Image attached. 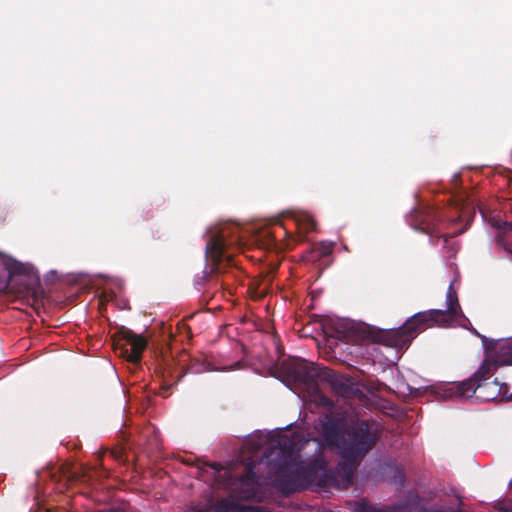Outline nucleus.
Here are the masks:
<instances>
[{"mask_svg": "<svg viewBox=\"0 0 512 512\" xmlns=\"http://www.w3.org/2000/svg\"><path fill=\"white\" fill-rule=\"evenodd\" d=\"M315 427L322 445L342 460L335 469H329L326 460L320 456L301 465L291 442L270 448L259 464L268 468V474L274 477V487L284 496L310 486L336 487L340 481L346 486L352 485V425L347 414L343 411L322 414Z\"/></svg>", "mask_w": 512, "mask_h": 512, "instance_id": "f257e3e1", "label": "nucleus"}, {"mask_svg": "<svg viewBox=\"0 0 512 512\" xmlns=\"http://www.w3.org/2000/svg\"><path fill=\"white\" fill-rule=\"evenodd\" d=\"M446 305L445 310L431 309L418 312L397 329H380L354 320V344L377 343L396 349L407 348L412 340L427 328L449 326L462 314L458 295L452 284L446 293Z\"/></svg>", "mask_w": 512, "mask_h": 512, "instance_id": "f03ea898", "label": "nucleus"}, {"mask_svg": "<svg viewBox=\"0 0 512 512\" xmlns=\"http://www.w3.org/2000/svg\"><path fill=\"white\" fill-rule=\"evenodd\" d=\"M283 372L289 383L302 387L309 393L312 402L317 406L327 408L329 412L326 414L343 411L352 423L349 413L342 408L333 409L332 400L322 391L323 387L328 386L337 397L343 398L349 404L352 399V378L350 376L336 375L328 367L302 359L284 364Z\"/></svg>", "mask_w": 512, "mask_h": 512, "instance_id": "7ed1b4c3", "label": "nucleus"}, {"mask_svg": "<svg viewBox=\"0 0 512 512\" xmlns=\"http://www.w3.org/2000/svg\"><path fill=\"white\" fill-rule=\"evenodd\" d=\"M494 371L495 365L485 360L469 379L453 383L446 390V394L455 398H470L475 395L477 399L484 402L508 398L509 387L507 384L500 383L497 378L489 381Z\"/></svg>", "mask_w": 512, "mask_h": 512, "instance_id": "20e7f679", "label": "nucleus"}, {"mask_svg": "<svg viewBox=\"0 0 512 512\" xmlns=\"http://www.w3.org/2000/svg\"><path fill=\"white\" fill-rule=\"evenodd\" d=\"M324 333L323 356L350 368L352 361V321L347 318L329 317L322 323Z\"/></svg>", "mask_w": 512, "mask_h": 512, "instance_id": "39448f33", "label": "nucleus"}, {"mask_svg": "<svg viewBox=\"0 0 512 512\" xmlns=\"http://www.w3.org/2000/svg\"><path fill=\"white\" fill-rule=\"evenodd\" d=\"M239 228L236 226H225L211 235L206 242L205 256L210 264V275L225 273L226 267L236 266L232 255L227 249L237 244Z\"/></svg>", "mask_w": 512, "mask_h": 512, "instance_id": "423d86ee", "label": "nucleus"}, {"mask_svg": "<svg viewBox=\"0 0 512 512\" xmlns=\"http://www.w3.org/2000/svg\"><path fill=\"white\" fill-rule=\"evenodd\" d=\"M381 435L379 424L374 420H360L354 410V479L363 457L371 451Z\"/></svg>", "mask_w": 512, "mask_h": 512, "instance_id": "0eeeda50", "label": "nucleus"}, {"mask_svg": "<svg viewBox=\"0 0 512 512\" xmlns=\"http://www.w3.org/2000/svg\"><path fill=\"white\" fill-rule=\"evenodd\" d=\"M256 461L250 460L245 465L244 473L237 478L231 488V494L239 501L263 502L265 494L255 472Z\"/></svg>", "mask_w": 512, "mask_h": 512, "instance_id": "6e6552de", "label": "nucleus"}, {"mask_svg": "<svg viewBox=\"0 0 512 512\" xmlns=\"http://www.w3.org/2000/svg\"><path fill=\"white\" fill-rule=\"evenodd\" d=\"M147 344V339L144 336L136 334L130 329H121L113 340L115 352L134 364L140 363Z\"/></svg>", "mask_w": 512, "mask_h": 512, "instance_id": "1a4fd4ad", "label": "nucleus"}, {"mask_svg": "<svg viewBox=\"0 0 512 512\" xmlns=\"http://www.w3.org/2000/svg\"><path fill=\"white\" fill-rule=\"evenodd\" d=\"M444 217L439 210L433 207H420L415 209L410 215L411 225L430 236L431 241L435 244L434 239L444 238L446 243L449 236L440 234L439 225L443 222Z\"/></svg>", "mask_w": 512, "mask_h": 512, "instance_id": "9d476101", "label": "nucleus"}, {"mask_svg": "<svg viewBox=\"0 0 512 512\" xmlns=\"http://www.w3.org/2000/svg\"><path fill=\"white\" fill-rule=\"evenodd\" d=\"M422 500L416 490H410L404 499L384 508H375L354 501V512H425L426 507L421 504Z\"/></svg>", "mask_w": 512, "mask_h": 512, "instance_id": "9b49d317", "label": "nucleus"}, {"mask_svg": "<svg viewBox=\"0 0 512 512\" xmlns=\"http://www.w3.org/2000/svg\"><path fill=\"white\" fill-rule=\"evenodd\" d=\"M0 263L8 272L10 278L14 276H25L32 283H39V277L31 264L22 263L2 252H0Z\"/></svg>", "mask_w": 512, "mask_h": 512, "instance_id": "f8f14e48", "label": "nucleus"}, {"mask_svg": "<svg viewBox=\"0 0 512 512\" xmlns=\"http://www.w3.org/2000/svg\"><path fill=\"white\" fill-rule=\"evenodd\" d=\"M214 510L215 512H271L265 507L241 505L227 498L218 500L214 505Z\"/></svg>", "mask_w": 512, "mask_h": 512, "instance_id": "ddd939ff", "label": "nucleus"}, {"mask_svg": "<svg viewBox=\"0 0 512 512\" xmlns=\"http://www.w3.org/2000/svg\"><path fill=\"white\" fill-rule=\"evenodd\" d=\"M184 374L181 372L174 375L171 368H164L161 372L162 383L160 386V395L164 398L171 395V388L178 384Z\"/></svg>", "mask_w": 512, "mask_h": 512, "instance_id": "4468645a", "label": "nucleus"}, {"mask_svg": "<svg viewBox=\"0 0 512 512\" xmlns=\"http://www.w3.org/2000/svg\"><path fill=\"white\" fill-rule=\"evenodd\" d=\"M491 363L495 365V369L502 365H512V341L499 345L495 359Z\"/></svg>", "mask_w": 512, "mask_h": 512, "instance_id": "2eb2a0df", "label": "nucleus"}, {"mask_svg": "<svg viewBox=\"0 0 512 512\" xmlns=\"http://www.w3.org/2000/svg\"><path fill=\"white\" fill-rule=\"evenodd\" d=\"M271 284V280H254L249 287L253 297L255 298H263L269 291V287Z\"/></svg>", "mask_w": 512, "mask_h": 512, "instance_id": "dca6fc26", "label": "nucleus"}, {"mask_svg": "<svg viewBox=\"0 0 512 512\" xmlns=\"http://www.w3.org/2000/svg\"><path fill=\"white\" fill-rule=\"evenodd\" d=\"M498 238L503 247L508 248L512 246V222L504 223L499 232Z\"/></svg>", "mask_w": 512, "mask_h": 512, "instance_id": "f3484780", "label": "nucleus"}, {"mask_svg": "<svg viewBox=\"0 0 512 512\" xmlns=\"http://www.w3.org/2000/svg\"><path fill=\"white\" fill-rule=\"evenodd\" d=\"M354 402L358 400L359 402L367 405L368 397L359 389V382L354 377Z\"/></svg>", "mask_w": 512, "mask_h": 512, "instance_id": "a211bd4d", "label": "nucleus"}, {"mask_svg": "<svg viewBox=\"0 0 512 512\" xmlns=\"http://www.w3.org/2000/svg\"><path fill=\"white\" fill-rule=\"evenodd\" d=\"M332 247L331 245H318L314 248L313 253L316 255V257H324L331 253Z\"/></svg>", "mask_w": 512, "mask_h": 512, "instance_id": "6ab92c4d", "label": "nucleus"}, {"mask_svg": "<svg viewBox=\"0 0 512 512\" xmlns=\"http://www.w3.org/2000/svg\"><path fill=\"white\" fill-rule=\"evenodd\" d=\"M216 503H213L212 501H209L206 506L204 507H195L191 509L190 512H215L214 505Z\"/></svg>", "mask_w": 512, "mask_h": 512, "instance_id": "aec40b11", "label": "nucleus"}, {"mask_svg": "<svg viewBox=\"0 0 512 512\" xmlns=\"http://www.w3.org/2000/svg\"><path fill=\"white\" fill-rule=\"evenodd\" d=\"M425 512H455V509L450 508V509L446 510L443 507L435 505V506H431L428 508L426 507Z\"/></svg>", "mask_w": 512, "mask_h": 512, "instance_id": "412c9836", "label": "nucleus"}, {"mask_svg": "<svg viewBox=\"0 0 512 512\" xmlns=\"http://www.w3.org/2000/svg\"><path fill=\"white\" fill-rule=\"evenodd\" d=\"M304 225H305L306 230H308V231H310V230L312 231V230L316 229V222L310 217H307L305 219Z\"/></svg>", "mask_w": 512, "mask_h": 512, "instance_id": "4be33fe9", "label": "nucleus"}, {"mask_svg": "<svg viewBox=\"0 0 512 512\" xmlns=\"http://www.w3.org/2000/svg\"><path fill=\"white\" fill-rule=\"evenodd\" d=\"M395 478L399 479L398 482L402 486L404 481H405L404 471L402 469H400V468H397V472H396Z\"/></svg>", "mask_w": 512, "mask_h": 512, "instance_id": "5701e85b", "label": "nucleus"}, {"mask_svg": "<svg viewBox=\"0 0 512 512\" xmlns=\"http://www.w3.org/2000/svg\"><path fill=\"white\" fill-rule=\"evenodd\" d=\"M8 211L5 207L0 206V221H5L7 217Z\"/></svg>", "mask_w": 512, "mask_h": 512, "instance_id": "b1692460", "label": "nucleus"}, {"mask_svg": "<svg viewBox=\"0 0 512 512\" xmlns=\"http://www.w3.org/2000/svg\"><path fill=\"white\" fill-rule=\"evenodd\" d=\"M207 465L210 466L211 468H213L216 471L220 470V465L217 464V463H207Z\"/></svg>", "mask_w": 512, "mask_h": 512, "instance_id": "393cba45", "label": "nucleus"}, {"mask_svg": "<svg viewBox=\"0 0 512 512\" xmlns=\"http://www.w3.org/2000/svg\"><path fill=\"white\" fill-rule=\"evenodd\" d=\"M111 454L115 457V458H120L121 457V451L120 450H113L111 451Z\"/></svg>", "mask_w": 512, "mask_h": 512, "instance_id": "a878e982", "label": "nucleus"}, {"mask_svg": "<svg viewBox=\"0 0 512 512\" xmlns=\"http://www.w3.org/2000/svg\"><path fill=\"white\" fill-rule=\"evenodd\" d=\"M109 512H124V511L118 510V509H111Z\"/></svg>", "mask_w": 512, "mask_h": 512, "instance_id": "bb28decb", "label": "nucleus"}]
</instances>
